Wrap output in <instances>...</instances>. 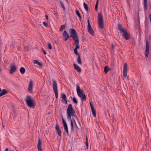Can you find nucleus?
Segmentation results:
<instances>
[{"label": "nucleus", "instance_id": "obj_5", "mask_svg": "<svg viewBox=\"0 0 151 151\" xmlns=\"http://www.w3.org/2000/svg\"><path fill=\"white\" fill-rule=\"evenodd\" d=\"M98 18L99 27L100 29H102L104 28V26L103 21V17L101 13H98Z\"/></svg>", "mask_w": 151, "mask_h": 151}, {"label": "nucleus", "instance_id": "obj_6", "mask_svg": "<svg viewBox=\"0 0 151 151\" xmlns=\"http://www.w3.org/2000/svg\"><path fill=\"white\" fill-rule=\"evenodd\" d=\"M53 89L55 93V98L57 99L58 97V92L57 89V84L56 81L54 80H52Z\"/></svg>", "mask_w": 151, "mask_h": 151}, {"label": "nucleus", "instance_id": "obj_40", "mask_svg": "<svg viewBox=\"0 0 151 151\" xmlns=\"http://www.w3.org/2000/svg\"><path fill=\"white\" fill-rule=\"evenodd\" d=\"M86 146H87V149H88V142H86Z\"/></svg>", "mask_w": 151, "mask_h": 151}, {"label": "nucleus", "instance_id": "obj_3", "mask_svg": "<svg viewBox=\"0 0 151 151\" xmlns=\"http://www.w3.org/2000/svg\"><path fill=\"white\" fill-rule=\"evenodd\" d=\"M76 91L78 96L81 98L82 101H85L86 100L85 94H83V91L80 89V88L78 85H76Z\"/></svg>", "mask_w": 151, "mask_h": 151}, {"label": "nucleus", "instance_id": "obj_2", "mask_svg": "<svg viewBox=\"0 0 151 151\" xmlns=\"http://www.w3.org/2000/svg\"><path fill=\"white\" fill-rule=\"evenodd\" d=\"M74 113L75 111L73 108L72 104H69L68 105L67 109V117L68 121L71 120L72 115H74Z\"/></svg>", "mask_w": 151, "mask_h": 151}, {"label": "nucleus", "instance_id": "obj_21", "mask_svg": "<svg viewBox=\"0 0 151 151\" xmlns=\"http://www.w3.org/2000/svg\"><path fill=\"white\" fill-rule=\"evenodd\" d=\"M77 61L78 63L80 65H81L82 64L81 58V56L80 55H79L78 56Z\"/></svg>", "mask_w": 151, "mask_h": 151}, {"label": "nucleus", "instance_id": "obj_10", "mask_svg": "<svg viewBox=\"0 0 151 151\" xmlns=\"http://www.w3.org/2000/svg\"><path fill=\"white\" fill-rule=\"evenodd\" d=\"M128 67L127 64L125 63L124 65V70L123 73V74L124 76L126 78L127 75Z\"/></svg>", "mask_w": 151, "mask_h": 151}, {"label": "nucleus", "instance_id": "obj_42", "mask_svg": "<svg viewBox=\"0 0 151 151\" xmlns=\"http://www.w3.org/2000/svg\"><path fill=\"white\" fill-rule=\"evenodd\" d=\"M65 101V104H66L67 103L68 101L67 100V98L66 99V100H64Z\"/></svg>", "mask_w": 151, "mask_h": 151}, {"label": "nucleus", "instance_id": "obj_14", "mask_svg": "<svg viewBox=\"0 0 151 151\" xmlns=\"http://www.w3.org/2000/svg\"><path fill=\"white\" fill-rule=\"evenodd\" d=\"M17 69V67L15 65H12L10 69L9 70V73L12 74L13 73L16 71Z\"/></svg>", "mask_w": 151, "mask_h": 151}, {"label": "nucleus", "instance_id": "obj_4", "mask_svg": "<svg viewBox=\"0 0 151 151\" xmlns=\"http://www.w3.org/2000/svg\"><path fill=\"white\" fill-rule=\"evenodd\" d=\"M26 98L25 100L28 106L30 108H34L35 106L33 102L34 99L31 98V96L29 95H27Z\"/></svg>", "mask_w": 151, "mask_h": 151}, {"label": "nucleus", "instance_id": "obj_46", "mask_svg": "<svg viewBox=\"0 0 151 151\" xmlns=\"http://www.w3.org/2000/svg\"><path fill=\"white\" fill-rule=\"evenodd\" d=\"M65 1L67 2H68V0H65Z\"/></svg>", "mask_w": 151, "mask_h": 151}, {"label": "nucleus", "instance_id": "obj_1", "mask_svg": "<svg viewBox=\"0 0 151 151\" xmlns=\"http://www.w3.org/2000/svg\"><path fill=\"white\" fill-rule=\"evenodd\" d=\"M70 33V37H72L73 40L75 41V44H76L75 49L77 50L79 48V40L77 33L76 30L73 28H71L69 29Z\"/></svg>", "mask_w": 151, "mask_h": 151}, {"label": "nucleus", "instance_id": "obj_38", "mask_svg": "<svg viewBox=\"0 0 151 151\" xmlns=\"http://www.w3.org/2000/svg\"><path fill=\"white\" fill-rule=\"evenodd\" d=\"M90 106H91V109H94V107L92 105V104L90 102Z\"/></svg>", "mask_w": 151, "mask_h": 151}, {"label": "nucleus", "instance_id": "obj_49", "mask_svg": "<svg viewBox=\"0 0 151 151\" xmlns=\"http://www.w3.org/2000/svg\"><path fill=\"white\" fill-rule=\"evenodd\" d=\"M13 151H14L13 150Z\"/></svg>", "mask_w": 151, "mask_h": 151}, {"label": "nucleus", "instance_id": "obj_36", "mask_svg": "<svg viewBox=\"0 0 151 151\" xmlns=\"http://www.w3.org/2000/svg\"><path fill=\"white\" fill-rule=\"evenodd\" d=\"M43 24L45 27H47L48 26L47 24L44 22H43Z\"/></svg>", "mask_w": 151, "mask_h": 151}, {"label": "nucleus", "instance_id": "obj_8", "mask_svg": "<svg viewBox=\"0 0 151 151\" xmlns=\"http://www.w3.org/2000/svg\"><path fill=\"white\" fill-rule=\"evenodd\" d=\"M62 118H63L62 119V121H63V127L65 129V131L66 133L67 134V135L68 136H69V133L68 132V128L67 126V124L66 122L65 121L64 119L63 118V116H61Z\"/></svg>", "mask_w": 151, "mask_h": 151}, {"label": "nucleus", "instance_id": "obj_16", "mask_svg": "<svg viewBox=\"0 0 151 151\" xmlns=\"http://www.w3.org/2000/svg\"><path fill=\"white\" fill-rule=\"evenodd\" d=\"M55 129L57 131L58 134L59 136H61V131L60 130L58 124H56Z\"/></svg>", "mask_w": 151, "mask_h": 151}, {"label": "nucleus", "instance_id": "obj_41", "mask_svg": "<svg viewBox=\"0 0 151 151\" xmlns=\"http://www.w3.org/2000/svg\"><path fill=\"white\" fill-rule=\"evenodd\" d=\"M45 17L46 19L47 20V21L48 20V16L47 15H45Z\"/></svg>", "mask_w": 151, "mask_h": 151}, {"label": "nucleus", "instance_id": "obj_11", "mask_svg": "<svg viewBox=\"0 0 151 151\" xmlns=\"http://www.w3.org/2000/svg\"><path fill=\"white\" fill-rule=\"evenodd\" d=\"M122 35L126 40H128L129 38V35L126 29L122 32Z\"/></svg>", "mask_w": 151, "mask_h": 151}, {"label": "nucleus", "instance_id": "obj_33", "mask_svg": "<svg viewBox=\"0 0 151 151\" xmlns=\"http://www.w3.org/2000/svg\"><path fill=\"white\" fill-rule=\"evenodd\" d=\"M65 27V25L64 24L62 25L61 26L60 28V29L59 31L60 32L62 31L64 29Z\"/></svg>", "mask_w": 151, "mask_h": 151}, {"label": "nucleus", "instance_id": "obj_43", "mask_svg": "<svg viewBox=\"0 0 151 151\" xmlns=\"http://www.w3.org/2000/svg\"><path fill=\"white\" fill-rule=\"evenodd\" d=\"M8 149L7 148H6L5 151H8Z\"/></svg>", "mask_w": 151, "mask_h": 151}, {"label": "nucleus", "instance_id": "obj_15", "mask_svg": "<svg viewBox=\"0 0 151 151\" xmlns=\"http://www.w3.org/2000/svg\"><path fill=\"white\" fill-rule=\"evenodd\" d=\"M63 36L65 38L63 40L65 41L67 40L69 38V35L68 33L65 31H64Z\"/></svg>", "mask_w": 151, "mask_h": 151}, {"label": "nucleus", "instance_id": "obj_12", "mask_svg": "<svg viewBox=\"0 0 151 151\" xmlns=\"http://www.w3.org/2000/svg\"><path fill=\"white\" fill-rule=\"evenodd\" d=\"M42 141L40 138L38 139V143L37 145V148L38 151H42V149L41 147Z\"/></svg>", "mask_w": 151, "mask_h": 151}, {"label": "nucleus", "instance_id": "obj_25", "mask_svg": "<svg viewBox=\"0 0 151 151\" xmlns=\"http://www.w3.org/2000/svg\"><path fill=\"white\" fill-rule=\"evenodd\" d=\"M110 69L108 66H106L104 68V71L105 73H107Z\"/></svg>", "mask_w": 151, "mask_h": 151}, {"label": "nucleus", "instance_id": "obj_27", "mask_svg": "<svg viewBox=\"0 0 151 151\" xmlns=\"http://www.w3.org/2000/svg\"><path fill=\"white\" fill-rule=\"evenodd\" d=\"M76 14L78 16V17H79L80 19V20H81L82 19L81 18V14L79 13V12L77 10H76Z\"/></svg>", "mask_w": 151, "mask_h": 151}, {"label": "nucleus", "instance_id": "obj_9", "mask_svg": "<svg viewBox=\"0 0 151 151\" xmlns=\"http://www.w3.org/2000/svg\"><path fill=\"white\" fill-rule=\"evenodd\" d=\"M149 44V43L147 40L146 42L145 54L147 58L148 57L150 47Z\"/></svg>", "mask_w": 151, "mask_h": 151}, {"label": "nucleus", "instance_id": "obj_22", "mask_svg": "<svg viewBox=\"0 0 151 151\" xmlns=\"http://www.w3.org/2000/svg\"><path fill=\"white\" fill-rule=\"evenodd\" d=\"M70 125H71V132H73L74 131L73 129V121L71 119V120H70Z\"/></svg>", "mask_w": 151, "mask_h": 151}, {"label": "nucleus", "instance_id": "obj_31", "mask_svg": "<svg viewBox=\"0 0 151 151\" xmlns=\"http://www.w3.org/2000/svg\"><path fill=\"white\" fill-rule=\"evenodd\" d=\"M60 4L63 9L64 10H65V7L64 6V4L63 3V2L62 1H60Z\"/></svg>", "mask_w": 151, "mask_h": 151}, {"label": "nucleus", "instance_id": "obj_48", "mask_svg": "<svg viewBox=\"0 0 151 151\" xmlns=\"http://www.w3.org/2000/svg\"><path fill=\"white\" fill-rule=\"evenodd\" d=\"M71 151V150H69V151Z\"/></svg>", "mask_w": 151, "mask_h": 151}, {"label": "nucleus", "instance_id": "obj_28", "mask_svg": "<svg viewBox=\"0 0 151 151\" xmlns=\"http://www.w3.org/2000/svg\"><path fill=\"white\" fill-rule=\"evenodd\" d=\"M83 6H84V9L87 11H88V7L86 3L85 2L83 3Z\"/></svg>", "mask_w": 151, "mask_h": 151}, {"label": "nucleus", "instance_id": "obj_23", "mask_svg": "<svg viewBox=\"0 0 151 151\" xmlns=\"http://www.w3.org/2000/svg\"><path fill=\"white\" fill-rule=\"evenodd\" d=\"M33 63H35L37 64L40 66H42V63L39 62L38 60H34Z\"/></svg>", "mask_w": 151, "mask_h": 151}, {"label": "nucleus", "instance_id": "obj_44", "mask_svg": "<svg viewBox=\"0 0 151 151\" xmlns=\"http://www.w3.org/2000/svg\"><path fill=\"white\" fill-rule=\"evenodd\" d=\"M86 142H88V138L87 137H86Z\"/></svg>", "mask_w": 151, "mask_h": 151}, {"label": "nucleus", "instance_id": "obj_24", "mask_svg": "<svg viewBox=\"0 0 151 151\" xmlns=\"http://www.w3.org/2000/svg\"><path fill=\"white\" fill-rule=\"evenodd\" d=\"M20 72L22 74H24L25 72V69L23 67H22L20 69Z\"/></svg>", "mask_w": 151, "mask_h": 151}, {"label": "nucleus", "instance_id": "obj_47", "mask_svg": "<svg viewBox=\"0 0 151 151\" xmlns=\"http://www.w3.org/2000/svg\"><path fill=\"white\" fill-rule=\"evenodd\" d=\"M1 91V88H0V92Z\"/></svg>", "mask_w": 151, "mask_h": 151}, {"label": "nucleus", "instance_id": "obj_35", "mask_svg": "<svg viewBox=\"0 0 151 151\" xmlns=\"http://www.w3.org/2000/svg\"><path fill=\"white\" fill-rule=\"evenodd\" d=\"M48 47L49 49H51L52 48L51 45L50 43L48 44Z\"/></svg>", "mask_w": 151, "mask_h": 151}, {"label": "nucleus", "instance_id": "obj_29", "mask_svg": "<svg viewBox=\"0 0 151 151\" xmlns=\"http://www.w3.org/2000/svg\"><path fill=\"white\" fill-rule=\"evenodd\" d=\"M61 98L63 100H66V97L65 94L64 93H62L61 94Z\"/></svg>", "mask_w": 151, "mask_h": 151}, {"label": "nucleus", "instance_id": "obj_26", "mask_svg": "<svg viewBox=\"0 0 151 151\" xmlns=\"http://www.w3.org/2000/svg\"><path fill=\"white\" fill-rule=\"evenodd\" d=\"M91 109L92 113L94 117H96V111L95 110V109Z\"/></svg>", "mask_w": 151, "mask_h": 151}, {"label": "nucleus", "instance_id": "obj_39", "mask_svg": "<svg viewBox=\"0 0 151 151\" xmlns=\"http://www.w3.org/2000/svg\"><path fill=\"white\" fill-rule=\"evenodd\" d=\"M42 51H43V53H44V54L45 55H46V51H45V50H44V49H43V48H42Z\"/></svg>", "mask_w": 151, "mask_h": 151}, {"label": "nucleus", "instance_id": "obj_18", "mask_svg": "<svg viewBox=\"0 0 151 151\" xmlns=\"http://www.w3.org/2000/svg\"><path fill=\"white\" fill-rule=\"evenodd\" d=\"M118 29L120 32H123L125 31L126 29L123 27L121 24H118Z\"/></svg>", "mask_w": 151, "mask_h": 151}, {"label": "nucleus", "instance_id": "obj_17", "mask_svg": "<svg viewBox=\"0 0 151 151\" xmlns=\"http://www.w3.org/2000/svg\"><path fill=\"white\" fill-rule=\"evenodd\" d=\"M74 68L78 72L80 73L81 72V69L80 67L75 63L73 64Z\"/></svg>", "mask_w": 151, "mask_h": 151}, {"label": "nucleus", "instance_id": "obj_32", "mask_svg": "<svg viewBox=\"0 0 151 151\" xmlns=\"http://www.w3.org/2000/svg\"><path fill=\"white\" fill-rule=\"evenodd\" d=\"M99 0H96V3L95 6V9L96 11L97 10Z\"/></svg>", "mask_w": 151, "mask_h": 151}, {"label": "nucleus", "instance_id": "obj_37", "mask_svg": "<svg viewBox=\"0 0 151 151\" xmlns=\"http://www.w3.org/2000/svg\"><path fill=\"white\" fill-rule=\"evenodd\" d=\"M72 116H73L75 117V118H76V119H77V120H78V117H77V116H76V113H75H75H74V115H72Z\"/></svg>", "mask_w": 151, "mask_h": 151}, {"label": "nucleus", "instance_id": "obj_34", "mask_svg": "<svg viewBox=\"0 0 151 151\" xmlns=\"http://www.w3.org/2000/svg\"><path fill=\"white\" fill-rule=\"evenodd\" d=\"M74 52L75 53V54L78 56L79 55V54L78 53L77 50H76V49H74Z\"/></svg>", "mask_w": 151, "mask_h": 151}, {"label": "nucleus", "instance_id": "obj_20", "mask_svg": "<svg viewBox=\"0 0 151 151\" xmlns=\"http://www.w3.org/2000/svg\"><path fill=\"white\" fill-rule=\"evenodd\" d=\"M8 93V91L5 89H3L1 90L0 92V97L7 94Z\"/></svg>", "mask_w": 151, "mask_h": 151}, {"label": "nucleus", "instance_id": "obj_19", "mask_svg": "<svg viewBox=\"0 0 151 151\" xmlns=\"http://www.w3.org/2000/svg\"><path fill=\"white\" fill-rule=\"evenodd\" d=\"M144 9L145 12H146L147 9V0H144Z\"/></svg>", "mask_w": 151, "mask_h": 151}, {"label": "nucleus", "instance_id": "obj_45", "mask_svg": "<svg viewBox=\"0 0 151 151\" xmlns=\"http://www.w3.org/2000/svg\"><path fill=\"white\" fill-rule=\"evenodd\" d=\"M112 49H113L114 48V46L113 45H112Z\"/></svg>", "mask_w": 151, "mask_h": 151}, {"label": "nucleus", "instance_id": "obj_7", "mask_svg": "<svg viewBox=\"0 0 151 151\" xmlns=\"http://www.w3.org/2000/svg\"><path fill=\"white\" fill-rule=\"evenodd\" d=\"M88 32L90 33L92 35H93L94 34V32L92 28L90 23L89 20H88Z\"/></svg>", "mask_w": 151, "mask_h": 151}, {"label": "nucleus", "instance_id": "obj_13", "mask_svg": "<svg viewBox=\"0 0 151 151\" xmlns=\"http://www.w3.org/2000/svg\"><path fill=\"white\" fill-rule=\"evenodd\" d=\"M33 87V81L32 80H31L30 81L29 87L28 88V91L30 92L31 93L32 92V90Z\"/></svg>", "mask_w": 151, "mask_h": 151}, {"label": "nucleus", "instance_id": "obj_30", "mask_svg": "<svg viewBox=\"0 0 151 151\" xmlns=\"http://www.w3.org/2000/svg\"><path fill=\"white\" fill-rule=\"evenodd\" d=\"M73 101L76 104L78 103V101L76 98L73 97Z\"/></svg>", "mask_w": 151, "mask_h": 151}]
</instances>
